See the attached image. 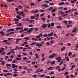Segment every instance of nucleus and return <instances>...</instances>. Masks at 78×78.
I'll return each instance as SVG.
<instances>
[{
	"label": "nucleus",
	"instance_id": "nucleus-52",
	"mask_svg": "<svg viewBox=\"0 0 78 78\" xmlns=\"http://www.w3.org/2000/svg\"><path fill=\"white\" fill-rule=\"evenodd\" d=\"M45 59V57H44L43 58H42L41 59L42 61H44Z\"/></svg>",
	"mask_w": 78,
	"mask_h": 78
},
{
	"label": "nucleus",
	"instance_id": "nucleus-15",
	"mask_svg": "<svg viewBox=\"0 0 78 78\" xmlns=\"http://www.w3.org/2000/svg\"><path fill=\"white\" fill-rule=\"evenodd\" d=\"M48 7H49V6H48L47 4H44V8H48Z\"/></svg>",
	"mask_w": 78,
	"mask_h": 78
},
{
	"label": "nucleus",
	"instance_id": "nucleus-57",
	"mask_svg": "<svg viewBox=\"0 0 78 78\" xmlns=\"http://www.w3.org/2000/svg\"><path fill=\"white\" fill-rule=\"evenodd\" d=\"M26 62H27V63H30V62H31V61H26Z\"/></svg>",
	"mask_w": 78,
	"mask_h": 78
},
{
	"label": "nucleus",
	"instance_id": "nucleus-33",
	"mask_svg": "<svg viewBox=\"0 0 78 78\" xmlns=\"http://www.w3.org/2000/svg\"><path fill=\"white\" fill-rule=\"evenodd\" d=\"M35 5V3L33 2L30 3L31 6H33V5Z\"/></svg>",
	"mask_w": 78,
	"mask_h": 78
},
{
	"label": "nucleus",
	"instance_id": "nucleus-24",
	"mask_svg": "<svg viewBox=\"0 0 78 78\" xmlns=\"http://www.w3.org/2000/svg\"><path fill=\"white\" fill-rule=\"evenodd\" d=\"M35 56L36 58H37V59H38V58H39V56H38V55H37V54H35Z\"/></svg>",
	"mask_w": 78,
	"mask_h": 78
},
{
	"label": "nucleus",
	"instance_id": "nucleus-56",
	"mask_svg": "<svg viewBox=\"0 0 78 78\" xmlns=\"http://www.w3.org/2000/svg\"><path fill=\"white\" fill-rule=\"evenodd\" d=\"M40 11H41V12H45V10L41 9H40Z\"/></svg>",
	"mask_w": 78,
	"mask_h": 78
},
{
	"label": "nucleus",
	"instance_id": "nucleus-54",
	"mask_svg": "<svg viewBox=\"0 0 78 78\" xmlns=\"http://www.w3.org/2000/svg\"><path fill=\"white\" fill-rule=\"evenodd\" d=\"M39 36H41V37H42V36H43V35H42V33H41L39 34Z\"/></svg>",
	"mask_w": 78,
	"mask_h": 78
},
{
	"label": "nucleus",
	"instance_id": "nucleus-61",
	"mask_svg": "<svg viewBox=\"0 0 78 78\" xmlns=\"http://www.w3.org/2000/svg\"><path fill=\"white\" fill-rule=\"evenodd\" d=\"M25 20H26L27 21H29V20H30V19H29V18H26Z\"/></svg>",
	"mask_w": 78,
	"mask_h": 78
},
{
	"label": "nucleus",
	"instance_id": "nucleus-16",
	"mask_svg": "<svg viewBox=\"0 0 78 78\" xmlns=\"http://www.w3.org/2000/svg\"><path fill=\"white\" fill-rule=\"evenodd\" d=\"M64 4H65L64 2H61L60 3H59L58 4V5H64Z\"/></svg>",
	"mask_w": 78,
	"mask_h": 78
},
{
	"label": "nucleus",
	"instance_id": "nucleus-3",
	"mask_svg": "<svg viewBox=\"0 0 78 78\" xmlns=\"http://www.w3.org/2000/svg\"><path fill=\"white\" fill-rule=\"evenodd\" d=\"M55 56V53H53L51 55H49V58H53Z\"/></svg>",
	"mask_w": 78,
	"mask_h": 78
},
{
	"label": "nucleus",
	"instance_id": "nucleus-45",
	"mask_svg": "<svg viewBox=\"0 0 78 78\" xmlns=\"http://www.w3.org/2000/svg\"><path fill=\"white\" fill-rule=\"evenodd\" d=\"M0 50H3V51H4L5 50V49L3 48H1L0 49Z\"/></svg>",
	"mask_w": 78,
	"mask_h": 78
},
{
	"label": "nucleus",
	"instance_id": "nucleus-34",
	"mask_svg": "<svg viewBox=\"0 0 78 78\" xmlns=\"http://www.w3.org/2000/svg\"><path fill=\"white\" fill-rule=\"evenodd\" d=\"M24 30V31H27V28H25L24 29V30Z\"/></svg>",
	"mask_w": 78,
	"mask_h": 78
},
{
	"label": "nucleus",
	"instance_id": "nucleus-9",
	"mask_svg": "<svg viewBox=\"0 0 78 78\" xmlns=\"http://www.w3.org/2000/svg\"><path fill=\"white\" fill-rule=\"evenodd\" d=\"M35 18H36V16H32L30 17V18L31 19H34Z\"/></svg>",
	"mask_w": 78,
	"mask_h": 78
},
{
	"label": "nucleus",
	"instance_id": "nucleus-59",
	"mask_svg": "<svg viewBox=\"0 0 78 78\" xmlns=\"http://www.w3.org/2000/svg\"><path fill=\"white\" fill-rule=\"evenodd\" d=\"M29 54L30 55H32V54H33V53H32V52L30 51L29 52Z\"/></svg>",
	"mask_w": 78,
	"mask_h": 78
},
{
	"label": "nucleus",
	"instance_id": "nucleus-5",
	"mask_svg": "<svg viewBox=\"0 0 78 78\" xmlns=\"http://www.w3.org/2000/svg\"><path fill=\"white\" fill-rule=\"evenodd\" d=\"M56 60H58V62H61V61H62V59H61V57H58V58H56Z\"/></svg>",
	"mask_w": 78,
	"mask_h": 78
},
{
	"label": "nucleus",
	"instance_id": "nucleus-49",
	"mask_svg": "<svg viewBox=\"0 0 78 78\" xmlns=\"http://www.w3.org/2000/svg\"><path fill=\"white\" fill-rule=\"evenodd\" d=\"M55 5V4H54V3H50L49 4V5Z\"/></svg>",
	"mask_w": 78,
	"mask_h": 78
},
{
	"label": "nucleus",
	"instance_id": "nucleus-2",
	"mask_svg": "<svg viewBox=\"0 0 78 78\" xmlns=\"http://www.w3.org/2000/svg\"><path fill=\"white\" fill-rule=\"evenodd\" d=\"M48 25V24H43V25H42L41 27H42V28H43L44 29L47 28V27Z\"/></svg>",
	"mask_w": 78,
	"mask_h": 78
},
{
	"label": "nucleus",
	"instance_id": "nucleus-50",
	"mask_svg": "<svg viewBox=\"0 0 78 78\" xmlns=\"http://www.w3.org/2000/svg\"><path fill=\"white\" fill-rule=\"evenodd\" d=\"M10 42H6L5 43V44H7V45H9L10 44Z\"/></svg>",
	"mask_w": 78,
	"mask_h": 78
},
{
	"label": "nucleus",
	"instance_id": "nucleus-7",
	"mask_svg": "<svg viewBox=\"0 0 78 78\" xmlns=\"http://www.w3.org/2000/svg\"><path fill=\"white\" fill-rule=\"evenodd\" d=\"M6 66L7 67V68H8L9 69H10V68L8 67V66H9V67H11V64L7 63L6 64Z\"/></svg>",
	"mask_w": 78,
	"mask_h": 78
},
{
	"label": "nucleus",
	"instance_id": "nucleus-44",
	"mask_svg": "<svg viewBox=\"0 0 78 78\" xmlns=\"http://www.w3.org/2000/svg\"><path fill=\"white\" fill-rule=\"evenodd\" d=\"M52 74H54V71H52L49 73L50 75H52Z\"/></svg>",
	"mask_w": 78,
	"mask_h": 78
},
{
	"label": "nucleus",
	"instance_id": "nucleus-13",
	"mask_svg": "<svg viewBox=\"0 0 78 78\" xmlns=\"http://www.w3.org/2000/svg\"><path fill=\"white\" fill-rule=\"evenodd\" d=\"M32 40H33L34 41H39V39L37 38H32Z\"/></svg>",
	"mask_w": 78,
	"mask_h": 78
},
{
	"label": "nucleus",
	"instance_id": "nucleus-42",
	"mask_svg": "<svg viewBox=\"0 0 78 78\" xmlns=\"http://www.w3.org/2000/svg\"><path fill=\"white\" fill-rule=\"evenodd\" d=\"M23 31H24V30L23 29L20 31V33H22V32H23Z\"/></svg>",
	"mask_w": 78,
	"mask_h": 78
},
{
	"label": "nucleus",
	"instance_id": "nucleus-20",
	"mask_svg": "<svg viewBox=\"0 0 78 78\" xmlns=\"http://www.w3.org/2000/svg\"><path fill=\"white\" fill-rule=\"evenodd\" d=\"M35 16H36L38 18V17H39V14L37 13L35 14Z\"/></svg>",
	"mask_w": 78,
	"mask_h": 78
},
{
	"label": "nucleus",
	"instance_id": "nucleus-64",
	"mask_svg": "<svg viewBox=\"0 0 78 78\" xmlns=\"http://www.w3.org/2000/svg\"><path fill=\"white\" fill-rule=\"evenodd\" d=\"M66 78H69V75H67L66 76Z\"/></svg>",
	"mask_w": 78,
	"mask_h": 78
},
{
	"label": "nucleus",
	"instance_id": "nucleus-25",
	"mask_svg": "<svg viewBox=\"0 0 78 78\" xmlns=\"http://www.w3.org/2000/svg\"><path fill=\"white\" fill-rule=\"evenodd\" d=\"M17 26H18V27H19L20 26H22V24H21L20 23H19L17 24Z\"/></svg>",
	"mask_w": 78,
	"mask_h": 78
},
{
	"label": "nucleus",
	"instance_id": "nucleus-21",
	"mask_svg": "<svg viewBox=\"0 0 78 78\" xmlns=\"http://www.w3.org/2000/svg\"><path fill=\"white\" fill-rule=\"evenodd\" d=\"M76 32V28H75L72 31V33H75Z\"/></svg>",
	"mask_w": 78,
	"mask_h": 78
},
{
	"label": "nucleus",
	"instance_id": "nucleus-19",
	"mask_svg": "<svg viewBox=\"0 0 78 78\" xmlns=\"http://www.w3.org/2000/svg\"><path fill=\"white\" fill-rule=\"evenodd\" d=\"M13 20H15V21H16V22H19V20L18 19H16V18H15Z\"/></svg>",
	"mask_w": 78,
	"mask_h": 78
},
{
	"label": "nucleus",
	"instance_id": "nucleus-17",
	"mask_svg": "<svg viewBox=\"0 0 78 78\" xmlns=\"http://www.w3.org/2000/svg\"><path fill=\"white\" fill-rule=\"evenodd\" d=\"M41 20H43V21H45V20H46V19L44 17H42L41 18Z\"/></svg>",
	"mask_w": 78,
	"mask_h": 78
},
{
	"label": "nucleus",
	"instance_id": "nucleus-31",
	"mask_svg": "<svg viewBox=\"0 0 78 78\" xmlns=\"http://www.w3.org/2000/svg\"><path fill=\"white\" fill-rule=\"evenodd\" d=\"M17 61H16L15 60H13L12 61V63H15L16 62H17Z\"/></svg>",
	"mask_w": 78,
	"mask_h": 78
},
{
	"label": "nucleus",
	"instance_id": "nucleus-4",
	"mask_svg": "<svg viewBox=\"0 0 78 78\" xmlns=\"http://www.w3.org/2000/svg\"><path fill=\"white\" fill-rule=\"evenodd\" d=\"M9 31H14V29L11 28L7 30L6 32H9Z\"/></svg>",
	"mask_w": 78,
	"mask_h": 78
},
{
	"label": "nucleus",
	"instance_id": "nucleus-29",
	"mask_svg": "<svg viewBox=\"0 0 78 78\" xmlns=\"http://www.w3.org/2000/svg\"><path fill=\"white\" fill-rule=\"evenodd\" d=\"M45 3H50V2L48 1H44Z\"/></svg>",
	"mask_w": 78,
	"mask_h": 78
},
{
	"label": "nucleus",
	"instance_id": "nucleus-47",
	"mask_svg": "<svg viewBox=\"0 0 78 78\" xmlns=\"http://www.w3.org/2000/svg\"><path fill=\"white\" fill-rule=\"evenodd\" d=\"M22 54L23 55H27V54L25 52H23Z\"/></svg>",
	"mask_w": 78,
	"mask_h": 78
},
{
	"label": "nucleus",
	"instance_id": "nucleus-6",
	"mask_svg": "<svg viewBox=\"0 0 78 78\" xmlns=\"http://www.w3.org/2000/svg\"><path fill=\"white\" fill-rule=\"evenodd\" d=\"M12 68H17L18 67V66H17V65H15V64H12Z\"/></svg>",
	"mask_w": 78,
	"mask_h": 78
},
{
	"label": "nucleus",
	"instance_id": "nucleus-53",
	"mask_svg": "<svg viewBox=\"0 0 78 78\" xmlns=\"http://www.w3.org/2000/svg\"><path fill=\"white\" fill-rule=\"evenodd\" d=\"M17 56L18 57L20 58V57H22V55H17Z\"/></svg>",
	"mask_w": 78,
	"mask_h": 78
},
{
	"label": "nucleus",
	"instance_id": "nucleus-18",
	"mask_svg": "<svg viewBox=\"0 0 78 78\" xmlns=\"http://www.w3.org/2000/svg\"><path fill=\"white\" fill-rule=\"evenodd\" d=\"M5 62L3 61L1 62V64L2 65V66H3L5 65Z\"/></svg>",
	"mask_w": 78,
	"mask_h": 78
},
{
	"label": "nucleus",
	"instance_id": "nucleus-22",
	"mask_svg": "<svg viewBox=\"0 0 78 78\" xmlns=\"http://www.w3.org/2000/svg\"><path fill=\"white\" fill-rule=\"evenodd\" d=\"M53 9V7H50L48 9V10L49 11H51V9Z\"/></svg>",
	"mask_w": 78,
	"mask_h": 78
},
{
	"label": "nucleus",
	"instance_id": "nucleus-35",
	"mask_svg": "<svg viewBox=\"0 0 78 78\" xmlns=\"http://www.w3.org/2000/svg\"><path fill=\"white\" fill-rule=\"evenodd\" d=\"M54 25H55V24H54V23H51V27H54Z\"/></svg>",
	"mask_w": 78,
	"mask_h": 78
},
{
	"label": "nucleus",
	"instance_id": "nucleus-39",
	"mask_svg": "<svg viewBox=\"0 0 78 78\" xmlns=\"http://www.w3.org/2000/svg\"><path fill=\"white\" fill-rule=\"evenodd\" d=\"M75 54H73V55L72 56V58H74L75 56H76V53H75Z\"/></svg>",
	"mask_w": 78,
	"mask_h": 78
},
{
	"label": "nucleus",
	"instance_id": "nucleus-1",
	"mask_svg": "<svg viewBox=\"0 0 78 78\" xmlns=\"http://www.w3.org/2000/svg\"><path fill=\"white\" fill-rule=\"evenodd\" d=\"M35 44H36V46H37L38 48H40L41 46H42V44L41 43V44H40L39 43H37L36 42H33L32 43L30 44V45H34Z\"/></svg>",
	"mask_w": 78,
	"mask_h": 78
},
{
	"label": "nucleus",
	"instance_id": "nucleus-46",
	"mask_svg": "<svg viewBox=\"0 0 78 78\" xmlns=\"http://www.w3.org/2000/svg\"><path fill=\"white\" fill-rule=\"evenodd\" d=\"M13 76H14L15 77L16 76H17V74H14L13 75Z\"/></svg>",
	"mask_w": 78,
	"mask_h": 78
},
{
	"label": "nucleus",
	"instance_id": "nucleus-37",
	"mask_svg": "<svg viewBox=\"0 0 78 78\" xmlns=\"http://www.w3.org/2000/svg\"><path fill=\"white\" fill-rule=\"evenodd\" d=\"M44 71V69H41L39 71H38V73H39V72H42V71Z\"/></svg>",
	"mask_w": 78,
	"mask_h": 78
},
{
	"label": "nucleus",
	"instance_id": "nucleus-40",
	"mask_svg": "<svg viewBox=\"0 0 78 78\" xmlns=\"http://www.w3.org/2000/svg\"><path fill=\"white\" fill-rule=\"evenodd\" d=\"M53 68V67H50L49 68H48V70H50V69H52Z\"/></svg>",
	"mask_w": 78,
	"mask_h": 78
},
{
	"label": "nucleus",
	"instance_id": "nucleus-30",
	"mask_svg": "<svg viewBox=\"0 0 78 78\" xmlns=\"http://www.w3.org/2000/svg\"><path fill=\"white\" fill-rule=\"evenodd\" d=\"M7 75H12V73H7Z\"/></svg>",
	"mask_w": 78,
	"mask_h": 78
},
{
	"label": "nucleus",
	"instance_id": "nucleus-63",
	"mask_svg": "<svg viewBox=\"0 0 78 78\" xmlns=\"http://www.w3.org/2000/svg\"><path fill=\"white\" fill-rule=\"evenodd\" d=\"M45 76V74H43V75H41V76H40L41 77H44V76Z\"/></svg>",
	"mask_w": 78,
	"mask_h": 78
},
{
	"label": "nucleus",
	"instance_id": "nucleus-43",
	"mask_svg": "<svg viewBox=\"0 0 78 78\" xmlns=\"http://www.w3.org/2000/svg\"><path fill=\"white\" fill-rule=\"evenodd\" d=\"M9 58V57H8V56H6L5 57V59L6 60H7L8 59V58Z\"/></svg>",
	"mask_w": 78,
	"mask_h": 78
},
{
	"label": "nucleus",
	"instance_id": "nucleus-26",
	"mask_svg": "<svg viewBox=\"0 0 78 78\" xmlns=\"http://www.w3.org/2000/svg\"><path fill=\"white\" fill-rule=\"evenodd\" d=\"M72 55V52L70 51L68 54V56H71Z\"/></svg>",
	"mask_w": 78,
	"mask_h": 78
},
{
	"label": "nucleus",
	"instance_id": "nucleus-38",
	"mask_svg": "<svg viewBox=\"0 0 78 78\" xmlns=\"http://www.w3.org/2000/svg\"><path fill=\"white\" fill-rule=\"evenodd\" d=\"M68 23L69 24H70L72 23V22L71 20H69L68 21Z\"/></svg>",
	"mask_w": 78,
	"mask_h": 78
},
{
	"label": "nucleus",
	"instance_id": "nucleus-12",
	"mask_svg": "<svg viewBox=\"0 0 78 78\" xmlns=\"http://www.w3.org/2000/svg\"><path fill=\"white\" fill-rule=\"evenodd\" d=\"M0 34L2 35V36H4L5 35V33L2 31L0 32Z\"/></svg>",
	"mask_w": 78,
	"mask_h": 78
},
{
	"label": "nucleus",
	"instance_id": "nucleus-55",
	"mask_svg": "<svg viewBox=\"0 0 78 78\" xmlns=\"http://www.w3.org/2000/svg\"><path fill=\"white\" fill-rule=\"evenodd\" d=\"M64 23H67V22H68V21H63Z\"/></svg>",
	"mask_w": 78,
	"mask_h": 78
},
{
	"label": "nucleus",
	"instance_id": "nucleus-8",
	"mask_svg": "<svg viewBox=\"0 0 78 78\" xmlns=\"http://www.w3.org/2000/svg\"><path fill=\"white\" fill-rule=\"evenodd\" d=\"M53 35V33L51 32L50 34H48V36H52Z\"/></svg>",
	"mask_w": 78,
	"mask_h": 78
},
{
	"label": "nucleus",
	"instance_id": "nucleus-32",
	"mask_svg": "<svg viewBox=\"0 0 78 78\" xmlns=\"http://www.w3.org/2000/svg\"><path fill=\"white\" fill-rule=\"evenodd\" d=\"M11 51L12 53H15L14 51V50H13V49H11Z\"/></svg>",
	"mask_w": 78,
	"mask_h": 78
},
{
	"label": "nucleus",
	"instance_id": "nucleus-48",
	"mask_svg": "<svg viewBox=\"0 0 78 78\" xmlns=\"http://www.w3.org/2000/svg\"><path fill=\"white\" fill-rule=\"evenodd\" d=\"M39 12V10L38 9H37L35 11V13H36L37 12Z\"/></svg>",
	"mask_w": 78,
	"mask_h": 78
},
{
	"label": "nucleus",
	"instance_id": "nucleus-10",
	"mask_svg": "<svg viewBox=\"0 0 78 78\" xmlns=\"http://www.w3.org/2000/svg\"><path fill=\"white\" fill-rule=\"evenodd\" d=\"M21 58H16V61H20V60H21Z\"/></svg>",
	"mask_w": 78,
	"mask_h": 78
},
{
	"label": "nucleus",
	"instance_id": "nucleus-51",
	"mask_svg": "<svg viewBox=\"0 0 78 78\" xmlns=\"http://www.w3.org/2000/svg\"><path fill=\"white\" fill-rule=\"evenodd\" d=\"M10 54H11V52H8L7 54V55H10Z\"/></svg>",
	"mask_w": 78,
	"mask_h": 78
},
{
	"label": "nucleus",
	"instance_id": "nucleus-36",
	"mask_svg": "<svg viewBox=\"0 0 78 78\" xmlns=\"http://www.w3.org/2000/svg\"><path fill=\"white\" fill-rule=\"evenodd\" d=\"M45 15V13H43L41 14V15L40 16L41 17H42V16H44Z\"/></svg>",
	"mask_w": 78,
	"mask_h": 78
},
{
	"label": "nucleus",
	"instance_id": "nucleus-62",
	"mask_svg": "<svg viewBox=\"0 0 78 78\" xmlns=\"http://www.w3.org/2000/svg\"><path fill=\"white\" fill-rule=\"evenodd\" d=\"M20 28V27H16V30H19Z\"/></svg>",
	"mask_w": 78,
	"mask_h": 78
},
{
	"label": "nucleus",
	"instance_id": "nucleus-28",
	"mask_svg": "<svg viewBox=\"0 0 78 78\" xmlns=\"http://www.w3.org/2000/svg\"><path fill=\"white\" fill-rule=\"evenodd\" d=\"M8 61V62H11L12 61V59H8L7 60Z\"/></svg>",
	"mask_w": 78,
	"mask_h": 78
},
{
	"label": "nucleus",
	"instance_id": "nucleus-27",
	"mask_svg": "<svg viewBox=\"0 0 78 78\" xmlns=\"http://www.w3.org/2000/svg\"><path fill=\"white\" fill-rule=\"evenodd\" d=\"M55 64V61L53 62L52 61L51 62V65H53V64Z\"/></svg>",
	"mask_w": 78,
	"mask_h": 78
},
{
	"label": "nucleus",
	"instance_id": "nucleus-14",
	"mask_svg": "<svg viewBox=\"0 0 78 78\" xmlns=\"http://www.w3.org/2000/svg\"><path fill=\"white\" fill-rule=\"evenodd\" d=\"M16 18L17 19H21V17H20L19 15H17L16 16Z\"/></svg>",
	"mask_w": 78,
	"mask_h": 78
},
{
	"label": "nucleus",
	"instance_id": "nucleus-11",
	"mask_svg": "<svg viewBox=\"0 0 78 78\" xmlns=\"http://www.w3.org/2000/svg\"><path fill=\"white\" fill-rule=\"evenodd\" d=\"M24 40H29L30 39V38H28V37H26L24 38Z\"/></svg>",
	"mask_w": 78,
	"mask_h": 78
},
{
	"label": "nucleus",
	"instance_id": "nucleus-60",
	"mask_svg": "<svg viewBox=\"0 0 78 78\" xmlns=\"http://www.w3.org/2000/svg\"><path fill=\"white\" fill-rule=\"evenodd\" d=\"M29 30H30V31H32L33 30V28H30L29 29Z\"/></svg>",
	"mask_w": 78,
	"mask_h": 78
},
{
	"label": "nucleus",
	"instance_id": "nucleus-58",
	"mask_svg": "<svg viewBox=\"0 0 78 78\" xmlns=\"http://www.w3.org/2000/svg\"><path fill=\"white\" fill-rule=\"evenodd\" d=\"M43 36H44V37H47V34H44L43 35Z\"/></svg>",
	"mask_w": 78,
	"mask_h": 78
},
{
	"label": "nucleus",
	"instance_id": "nucleus-41",
	"mask_svg": "<svg viewBox=\"0 0 78 78\" xmlns=\"http://www.w3.org/2000/svg\"><path fill=\"white\" fill-rule=\"evenodd\" d=\"M3 42H8V40H4L3 41Z\"/></svg>",
	"mask_w": 78,
	"mask_h": 78
},
{
	"label": "nucleus",
	"instance_id": "nucleus-23",
	"mask_svg": "<svg viewBox=\"0 0 78 78\" xmlns=\"http://www.w3.org/2000/svg\"><path fill=\"white\" fill-rule=\"evenodd\" d=\"M69 73L67 72H66L64 74V75H68Z\"/></svg>",
	"mask_w": 78,
	"mask_h": 78
}]
</instances>
